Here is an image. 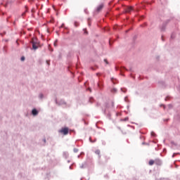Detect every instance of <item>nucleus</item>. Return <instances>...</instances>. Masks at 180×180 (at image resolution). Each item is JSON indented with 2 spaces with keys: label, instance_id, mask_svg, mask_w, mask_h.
<instances>
[{
  "label": "nucleus",
  "instance_id": "obj_2",
  "mask_svg": "<svg viewBox=\"0 0 180 180\" xmlns=\"http://www.w3.org/2000/svg\"><path fill=\"white\" fill-rule=\"evenodd\" d=\"M131 11H133V7H131V6L127 7V8H125V12H126L127 13H130V12H131Z\"/></svg>",
  "mask_w": 180,
  "mask_h": 180
},
{
  "label": "nucleus",
  "instance_id": "obj_7",
  "mask_svg": "<svg viewBox=\"0 0 180 180\" xmlns=\"http://www.w3.org/2000/svg\"><path fill=\"white\" fill-rule=\"evenodd\" d=\"M95 154H96L97 155H98V158H101V150H96L95 151Z\"/></svg>",
  "mask_w": 180,
  "mask_h": 180
},
{
  "label": "nucleus",
  "instance_id": "obj_3",
  "mask_svg": "<svg viewBox=\"0 0 180 180\" xmlns=\"http://www.w3.org/2000/svg\"><path fill=\"white\" fill-rule=\"evenodd\" d=\"M32 48L34 50H37L38 46L37 43H34V41H32Z\"/></svg>",
  "mask_w": 180,
  "mask_h": 180
},
{
  "label": "nucleus",
  "instance_id": "obj_11",
  "mask_svg": "<svg viewBox=\"0 0 180 180\" xmlns=\"http://www.w3.org/2000/svg\"><path fill=\"white\" fill-rule=\"evenodd\" d=\"M74 151H78V149L75 148V149H74Z\"/></svg>",
  "mask_w": 180,
  "mask_h": 180
},
{
  "label": "nucleus",
  "instance_id": "obj_10",
  "mask_svg": "<svg viewBox=\"0 0 180 180\" xmlns=\"http://www.w3.org/2000/svg\"><path fill=\"white\" fill-rule=\"evenodd\" d=\"M104 61L106 63V64H108V60L105 59Z\"/></svg>",
  "mask_w": 180,
  "mask_h": 180
},
{
  "label": "nucleus",
  "instance_id": "obj_13",
  "mask_svg": "<svg viewBox=\"0 0 180 180\" xmlns=\"http://www.w3.org/2000/svg\"><path fill=\"white\" fill-rule=\"evenodd\" d=\"M54 46H56V43H54Z\"/></svg>",
  "mask_w": 180,
  "mask_h": 180
},
{
  "label": "nucleus",
  "instance_id": "obj_6",
  "mask_svg": "<svg viewBox=\"0 0 180 180\" xmlns=\"http://www.w3.org/2000/svg\"><path fill=\"white\" fill-rule=\"evenodd\" d=\"M103 8V4H101L98 8H97V11L101 12L102 9Z\"/></svg>",
  "mask_w": 180,
  "mask_h": 180
},
{
  "label": "nucleus",
  "instance_id": "obj_9",
  "mask_svg": "<svg viewBox=\"0 0 180 180\" xmlns=\"http://www.w3.org/2000/svg\"><path fill=\"white\" fill-rule=\"evenodd\" d=\"M21 61H25V56L21 57Z\"/></svg>",
  "mask_w": 180,
  "mask_h": 180
},
{
  "label": "nucleus",
  "instance_id": "obj_4",
  "mask_svg": "<svg viewBox=\"0 0 180 180\" xmlns=\"http://www.w3.org/2000/svg\"><path fill=\"white\" fill-rule=\"evenodd\" d=\"M155 164H156V165H161V160L160 159H155Z\"/></svg>",
  "mask_w": 180,
  "mask_h": 180
},
{
  "label": "nucleus",
  "instance_id": "obj_8",
  "mask_svg": "<svg viewBox=\"0 0 180 180\" xmlns=\"http://www.w3.org/2000/svg\"><path fill=\"white\" fill-rule=\"evenodd\" d=\"M154 164H155V160H150L149 161V165H154Z\"/></svg>",
  "mask_w": 180,
  "mask_h": 180
},
{
  "label": "nucleus",
  "instance_id": "obj_1",
  "mask_svg": "<svg viewBox=\"0 0 180 180\" xmlns=\"http://www.w3.org/2000/svg\"><path fill=\"white\" fill-rule=\"evenodd\" d=\"M68 131H69L68 127H65V128H62L59 131V133L64 134V136H67V134H68Z\"/></svg>",
  "mask_w": 180,
  "mask_h": 180
},
{
  "label": "nucleus",
  "instance_id": "obj_5",
  "mask_svg": "<svg viewBox=\"0 0 180 180\" xmlns=\"http://www.w3.org/2000/svg\"><path fill=\"white\" fill-rule=\"evenodd\" d=\"M32 113L34 116H36L38 115L39 112L37 111V110L36 109H33L32 111Z\"/></svg>",
  "mask_w": 180,
  "mask_h": 180
},
{
  "label": "nucleus",
  "instance_id": "obj_12",
  "mask_svg": "<svg viewBox=\"0 0 180 180\" xmlns=\"http://www.w3.org/2000/svg\"><path fill=\"white\" fill-rule=\"evenodd\" d=\"M24 15H25V13H22V16H24Z\"/></svg>",
  "mask_w": 180,
  "mask_h": 180
}]
</instances>
